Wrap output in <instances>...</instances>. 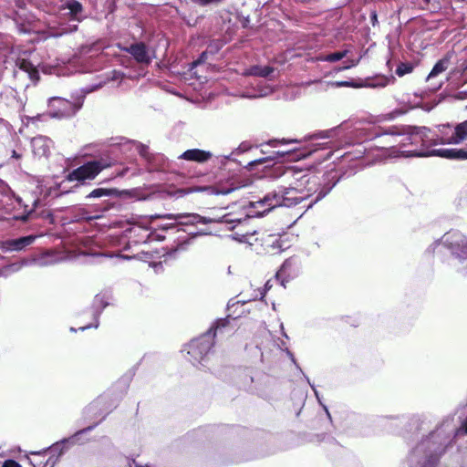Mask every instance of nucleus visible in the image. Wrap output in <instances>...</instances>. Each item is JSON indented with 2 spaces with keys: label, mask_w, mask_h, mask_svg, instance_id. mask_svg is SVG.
Returning a JSON list of instances; mask_svg holds the SVG:
<instances>
[{
  "label": "nucleus",
  "mask_w": 467,
  "mask_h": 467,
  "mask_svg": "<svg viewBox=\"0 0 467 467\" xmlns=\"http://www.w3.org/2000/svg\"><path fill=\"white\" fill-rule=\"evenodd\" d=\"M293 142H298V140H285V139H283L281 140H272L268 142V144L271 146H276L277 143L287 144V143H293Z\"/></svg>",
  "instance_id": "72a5a7b5"
},
{
  "label": "nucleus",
  "mask_w": 467,
  "mask_h": 467,
  "mask_svg": "<svg viewBox=\"0 0 467 467\" xmlns=\"http://www.w3.org/2000/svg\"><path fill=\"white\" fill-rule=\"evenodd\" d=\"M44 463H45V462H36V463H33V462H32V464H33V466H34V467H35V465H38V464L43 465Z\"/></svg>",
  "instance_id": "de8ad7c7"
},
{
  "label": "nucleus",
  "mask_w": 467,
  "mask_h": 467,
  "mask_svg": "<svg viewBox=\"0 0 467 467\" xmlns=\"http://www.w3.org/2000/svg\"><path fill=\"white\" fill-rule=\"evenodd\" d=\"M67 8L69 10L71 18L79 21L78 15L83 11L82 5L78 1L73 0L67 4Z\"/></svg>",
  "instance_id": "a878e982"
},
{
  "label": "nucleus",
  "mask_w": 467,
  "mask_h": 467,
  "mask_svg": "<svg viewBox=\"0 0 467 467\" xmlns=\"http://www.w3.org/2000/svg\"><path fill=\"white\" fill-rule=\"evenodd\" d=\"M280 328H281V335H282L285 338L288 339L289 337H288L287 334H286V333H285V328H284V325H283V323H281V324H280Z\"/></svg>",
  "instance_id": "79ce46f5"
},
{
  "label": "nucleus",
  "mask_w": 467,
  "mask_h": 467,
  "mask_svg": "<svg viewBox=\"0 0 467 467\" xmlns=\"http://www.w3.org/2000/svg\"><path fill=\"white\" fill-rule=\"evenodd\" d=\"M462 248H463L462 252H463L464 254H467V242L463 244V247H462Z\"/></svg>",
  "instance_id": "a18cd8bd"
},
{
  "label": "nucleus",
  "mask_w": 467,
  "mask_h": 467,
  "mask_svg": "<svg viewBox=\"0 0 467 467\" xmlns=\"http://www.w3.org/2000/svg\"><path fill=\"white\" fill-rule=\"evenodd\" d=\"M211 332H205L200 337L193 338L184 346L183 351L187 352L190 362L195 366L209 369L212 373L216 371L209 366L211 357L213 355L215 341L213 340Z\"/></svg>",
  "instance_id": "7ed1b4c3"
},
{
  "label": "nucleus",
  "mask_w": 467,
  "mask_h": 467,
  "mask_svg": "<svg viewBox=\"0 0 467 467\" xmlns=\"http://www.w3.org/2000/svg\"><path fill=\"white\" fill-rule=\"evenodd\" d=\"M264 251L267 254H276L282 252L281 241L275 235H268L263 244Z\"/></svg>",
  "instance_id": "412c9836"
},
{
  "label": "nucleus",
  "mask_w": 467,
  "mask_h": 467,
  "mask_svg": "<svg viewBox=\"0 0 467 467\" xmlns=\"http://www.w3.org/2000/svg\"><path fill=\"white\" fill-rule=\"evenodd\" d=\"M36 240L35 235H27L16 239H9L0 242V250L3 252L22 251Z\"/></svg>",
  "instance_id": "dca6fc26"
},
{
  "label": "nucleus",
  "mask_w": 467,
  "mask_h": 467,
  "mask_svg": "<svg viewBox=\"0 0 467 467\" xmlns=\"http://www.w3.org/2000/svg\"><path fill=\"white\" fill-rule=\"evenodd\" d=\"M83 98L70 101L63 98H52L49 99V116L51 118L63 119L74 116L83 105Z\"/></svg>",
  "instance_id": "1a4fd4ad"
},
{
  "label": "nucleus",
  "mask_w": 467,
  "mask_h": 467,
  "mask_svg": "<svg viewBox=\"0 0 467 467\" xmlns=\"http://www.w3.org/2000/svg\"><path fill=\"white\" fill-rule=\"evenodd\" d=\"M243 294H237L236 296L231 298L227 304V310L231 311L233 315H236L238 317L245 313H249L251 311L248 305L252 301H255L257 296L249 297V298H241Z\"/></svg>",
  "instance_id": "2eb2a0df"
},
{
  "label": "nucleus",
  "mask_w": 467,
  "mask_h": 467,
  "mask_svg": "<svg viewBox=\"0 0 467 467\" xmlns=\"http://www.w3.org/2000/svg\"><path fill=\"white\" fill-rule=\"evenodd\" d=\"M111 167V162L104 158L93 159L73 169L66 176L67 182H78L81 184L93 181L105 169Z\"/></svg>",
  "instance_id": "20e7f679"
},
{
  "label": "nucleus",
  "mask_w": 467,
  "mask_h": 467,
  "mask_svg": "<svg viewBox=\"0 0 467 467\" xmlns=\"http://www.w3.org/2000/svg\"><path fill=\"white\" fill-rule=\"evenodd\" d=\"M192 1L194 3H197V4L201 5H208L210 3H213V2H216V3L221 2L222 0H192Z\"/></svg>",
  "instance_id": "e433bc0d"
},
{
  "label": "nucleus",
  "mask_w": 467,
  "mask_h": 467,
  "mask_svg": "<svg viewBox=\"0 0 467 467\" xmlns=\"http://www.w3.org/2000/svg\"><path fill=\"white\" fill-rule=\"evenodd\" d=\"M449 423V420L443 421L417 442L409 452V467H437L440 458L452 441V430H448Z\"/></svg>",
  "instance_id": "f03ea898"
},
{
  "label": "nucleus",
  "mask_w": 467,
  "mask_h": 467,
  "mask_svg": "<svg viewBox=\"0 0 467 467\" xmlns=\"http://www.w3.org/2000/svg\"><path fill=\"white\" fill-rule=\"evenodd\" d=\"M2 467H22L17 462L14 460H7L2 465Z\"/></svg>",
  "instance_id": "c9c22d12"
},
{
  "label": "nucleus",
  "mask_w": 467,
  "mask_h": 467,
  "mask_svg": "<svg viewBox=\"0 0 467 467\" xmlns=\"http://www.w3.org/2000/svg\"><path fill=\"white\" fill-rule=\"evenodd\" d=\"M98 425V423L96 424H93V425H90L87 428H84L82 430H79L78 431H76L72 436L68 437V438H64L55 443H53L52 445H50L48 448H46L42 451H33L31 452L32 454L34 455H42V454H45L47 452H49L50 454H54L55 456L57 457H60L67 449V444H75L78 438L84 434V433H88L91 431H93L96 426Z\"/></svg>",
  "instance_id": "9b49d317"
},
{
  "label": "nucleus",
  "mask_w": 467,
  "mask_h": 467,
  "mask_svg": "<svg viewBox=\"0 0 467 467\" xmlns=\"http://www.w3.org/2000/svg\"><path fill=\"white\" fill-rule=\"evenodd\" d=\"M348 54V50L337 51L331 54H328L325 57H318V60L327 61V62H337L342 58H344Z\"/></svg>",
  "instance_id": "bb28decb"
},
{
  "label": "nucleus",
  "mask_w": 467,
  "mask_h": 467,
  "mask_svg": "<svg viewBox=\"0 0 467 467\" xmlns=\"http://www.w3.org/2000/svg\"><path fill=\"white\" fill-rule=\"evenodd\" d=\"M326 192H323V190H318L317 191V195L316 196V198L311 201L307 205L306 207L307 208H310L314 203H316L317 202H318L319 200H321L325 195H326ZM303 208H306V205H303Z\"/></svg>",
  "instance_id": "473e14b6"
},
{
  "label": "nucleus",
  "mask_w": 467,
  "mask_h": 467,
  "mask_svg": "<svg viewBox=\"0 0 467 467\" xmlns=\"http://www.w3.org/2000/svg\"><path fill=\"white\" fill-rule=\"evenodd\" d=\"M276 345H277V346H278V348H279L281 350H283V351H284V348H286V347H285V340L280 339V338H278V342L276 343Z\"/></svg>",
  "instance_id": "ea45409f"
},
{
  "label": "nucleus",
  "mask_w": 467,
  "mask_h": 467,
  "mask_svg": "<svg viewBox=\"0 0 467 467\" xmlns=\"http://www.w3.org/2000/svg\"><path fill=\"white\" fill-rule=\"evenodd\" d=\"M234 190V188L219 189L213 186H187L177 188L173 184H170L164 186L160 192L163 196L173 199H180L192 193H204L206 195L228 194Z\"/></svg>",
  "instance_id": "0eeeda50"
},
{
  "label": "nucleus",
  "mask_w": 467,
  "mask_h": 467,
  "mask_svg": "<svg viewBox=\"0 0 467 467\" xmlns=\"http://www.w3.org/2000/svg\"><path fill=\"white\" fill-rule=\"evenodd\" d=\"M422 2L424 3V5H429L431 3V0H422Z\"/></svg>",
  "instance_id": "49530a36"
},
{
  "label": "nucleus",
  "mask_w": 467,
  "mask_h": 467,
  "mask_svg": "<svg viewBox=\"0 0 467 467\" xmlns=\"http://www.w3.org/2000/svg\"><path fill=\"white\" fill-rule=\"evenodd\" d=\"M467 140V119L458 123L453 130L452 134L448 138V143L460 144Z\"/></svg>",
  "instance_id": "6ab92c4d"
},
{
  "label": "nucleus",
  "mask_w": 467,
  "mask_h": 467,
  "mask_svg": "<svg viewBox=\"0 0 467 467\" xmlns=\"http://www.w3.org/2000/svg\"><path fill=\"white\" fill-rule=\"evenodd\" d=\"M229 314L226 317L216 319L206 332H211L213 340L215 338L229 337L234 334L237 329V316L233 317Z\"/></svg>",
  "instance_id": "9d476101"
},
{
  "label": "nucleus",
  "mask_w": 467,
  "mask_h": 467,
  "mask_svg": "<svg viewBox=\"0 0 467 467\" xmlns=\"http://www.w3.org/2000/svg\"><path fill=\"white\" fill-rule=\"evenodd\" d=\"M323 407H324V409H325V410H326V413H327V415L328 419L331 420V416H330V413H329V411H328L327 408L325 405H323Z\"/></svg>",
  "instance_id": "c03bdc74"
},
{
  "label": "nucleus",
  "mask_w": 467,
  "mask_h": 467,
  "mask_svg": "<svg viewBox=\"0 0 467 467\" xmlns=\"http://www.w3.org/2000/svg\"><path fill=\"white\" fill-rule=\"evenodd\" d=\"M298 260L296 257L287 258L280 269L276 272L275 276L268 279L265 285L264 292H268L272 289L280 290L286 289L287 284L290 283L298 272Z\"/></svg>",
  "instance_id": "39448f33"
},
{
  "label": "nucleus",
  "mask_w": 467,
  "mask_h": 467,
  "mask_svg": "<svg viewBox=\"0 0 467 467\" xmlns=\"http://www.w3.org/2000/svg\"><path fill=\"white\" fill-rule=\"evenodd\" d=\"M58 459L59 458L54 454H50L49 458L45 462L43 465L38 464L35 465V467H54L57 464Z\"/></svg>",
  "instance_id": "c756f323"
},
{
  "label": "nucleus",
  "mask_w": 467,
  "mask_h": 467,
  "mask_svg": "<svg viewBox=\"0 0 467 467\" xmlns=\"http://www.w3.org/2000/svg\"><path fill=\"white\" fill-rule=\"evenodd\" d=\"M426 134V128H419L414 126L408 125H400V126H391L387 128V130L382 134L390 136L392 139L394 137H399L402 135H406L404 139L399 141V144L402 147L408 146L410 144H417L420 141L423 140V136Z\"/></svg>",
  "instance_id": "6e6552de"
},
{
  "label": "nucleus",
  "mask_w": 467,
  "mask_h": 467,
  "mask_svg": "<svg viewBox=\"0 0 467 467\" xmlns=\"http://www.w3.org/2000/svg\"><path fill=\"white\" fill-rule=\"evenodd\" d=\"M369 17H370L371 25H372L373 26H378V25H379L378 14H377V11H376V10H371V11H370Z\"/></svg>",
  "instance_id": "f704fd0d"
},
{
  "label": "nucleus",
  "mask_w": 467,
  "mask_h": 467,
  "mask_svg": "<svg viewBox=\"0 0 467 467\" xmlns=\"http://www.w3.org/2000/svg\"><path fill=\"white\" fill-rule=\"evenodd\" d=\"M387 129L379 128L372 136V140H375L377 142L375 146L379 149L388 150L394 149L396 143L398 142L397 137L392 139L390 136L382 135Z\"/></svg>",
  "instance_id": "f3484780"
},
{
  "label": "nucleus",
  "mask_w": 467,
  "mask_h": 467,
  "mask_svg": "<svg viewBox=\"0 0 467 467\" xmlns=\"http://www.w3.org/2000/svg\"><path fill=\"white\" fill-rule=\"evenodd\" d=\"M120 196L121 192L116 188H96L86 195V199L88 200Z\"/></svg>",
  "instance_id": "aec40b11"
},
{
  "label": "nucleus",
  "mask_w": 467,
  "mask_h": 467,
  "mask_svg": "<svg viewBox=\"0 0 467 467\" xmlns=\"http://www.w3.org/2000/svg\"><path fill=\"white\" fill-rule=\"evenodd\" d=\"M413 68H414V67L412 64L401 62L398 65V67L396 68V74L399 77H402L406 74L411 73Z\"/></svg>",
  "instance_id": "cd10ccee"
},
{
  "label": "nucleus",
  "mask_w": 467,
  "mask_h": 467,
  "mask_svg": "<svg viewBox=\"0 0 467 467\" xmlns=\"http://www.w3.org/2000/svg\"><path fill=\"white\" fill-rule=\"evenodd\" d=\"M16 66L23 71L28 73L31 80L36 81L39 79V73L36 67L26 58H19L16 61Z\"/></svg>",
  "instance_id": "4be33fe9"
},
{
  "label": "nucleus",
  "mask_w": 467,
  "mask_h": 467,
  "mask_svg": "<svg viewBox=\"0 0 467 467\" xmlns=\"http://www.w3.org/2000/svg\"><path fill=\"white\" fill-rule=\"evenodd\" d=\"M304 377L306 378V379L307 380L308 384L310 385V387H311V388H312V389L314 390V392H315V395H316L317 399V400H319L318 392H317V390L316 389L315 385H313V384H311V383H310L309 379H308L306 375H304Z\"/></svg>",
  "instance_id": "58836bf2"
},
{
  "label": "nucleus",
  "mask_w": 467,
  "mask_h": 467,
  "mask_svg": "<svg viewBox=\"0 0 467 467\" xmlns=\"http://www.w3.org/2000/svg\"><path fill=\"white\" fill-rule=\"evenodd\" d=\"M408 423H409L410 430L414 431V434H418L420 430V419L417 417H413V418L410 419Z\"/></svg>",
  "instance_id": "c85d7f7f"
},
{
  "label": "nucleus",
  "mask_w": 467,
  "mask_h": 467,
  "mask_svg": "<svg viewBox=\"0 0 467 467\" xmlns=\"http://www.w3.org/2000/svg\"><path fill=\"white\" fill-rule=\"evenodd\" d=\"M338 86H340V87H349L350 83L348 82V81H344V82L339 83Z\"/></svg>",
  "instance_id": "37998d69"
},
{
  "label": "nucleus",
  "mask_w": 467,
  "mask_h": 467,
  "mask_svg": "<svg viewBox=\"0 0 467 467\" xmlns=\"http://www.w3.org/2000/svg\"><path fill=\"white\" fill-rule=\"evenodd\" d=\"M118 47L120 50L130 54L136 62L140 64L149 65L151 62L147 46L143 42H137L129 47H121L119 44Z\"/></svg>",
  "instance_id": "ddd939ff"
},
{
  "label": "nucleus",
  "mask_w": 467,
  "mask_h": 467,
  "mask_svg": "<svg viewBox=\"0 0 467 467\" xmlns=\"http://www.w3.org/2000/svg\"><path fill=\"white\" fill-rule=\"evenodd\" d=\"M266 161V159L263 158V159H258V160H255L252 162L249 163V165L253 166V165H256V164H261L263 162H265Z\"/></svg>",
  "instance_id": "a19ab883"
},
{
  "label": "nucleus",
  "mask_w": 467,
  "mask_h": 467,
  "mask_svg": "<svg viewBox=\"0 0 467 467\" xmlns=\"http://www.w3.org/2000/svg\"><path fill=\"white\" fill-rule=\"evenodd\" d=\"M23 154L20 152H17L16 150H12L11 157L16 160H20L22 158Z\"/></svg>",
  "instance_id": "4c0bfd02"
},
{
  "label": "nucleus",
  "mask_w": 467,
  "mask_h": 467,
  "mask_svg": "<svg viewBox=\"0 0 467 467\" xmlns=\"http://www.w3.org/2000/svg\"><path fill=\"white\" fill-rule=\"evenodd\" d=\"M260 295H261V296H260V300H262V299H263V297L265 296V293H262V294H260Z\"/></svg>",
  "instance_id": "09e8293b"
},
{
  "label": "nucleus",
  "mask_w": 467,
  "mask_h": 467,
  "mask_svg": "<svg viewBox=\"0 0 467 467\" xmlns=\"http://www.w3.org/2000/svg\"><path fill=\"white\" fill-rule=\"evenodd\" d=\"M287 185H282L278 191L266 194L265 201H271L270 205L292 207L308 200L320 189V180L317 175L301 174L287 169L282 172Z\"/></svg>",
  "instance_id": "f257e3e1"
},
{
  "label": "nucleus",
  "mask_w": 467,
  "mask_h": 467,
  "mask_svg": "<svg viewBox=\"0 0 467 467\" xmlns=\"http://www.w3.org/2000/svg\"><path fill=\"white\" fill-rule=\"evenodd\" d=\"M284 352L286 354V356L291 359V361L293 362V364L296 366V368L302 373H303V370L301 369V368L299 367V365L297 364L296 362V359L294 356V354L289 350L288 348H284Z\"/></svg>",
  "instance_id": "7c9ffc66"
},
{
  "label": "nucleus",
  "mask_w": 467,
  "mask_h": 467,
  "mask_svg": "<svg viewBox=\"0 0 467 467\" xmlns=\"http://www.w3.org/2000/svg\"><path fill=\"white\" fill-rule=\"evenodd\" d=\"M325 439L327 440V441L330 443V444H333V445H336V446H338L337 441L332 438V437H328V436H326L325 434H318L317 435V441L318 442H322L325 441Z\"/></svg>",
  "instance_id": "2f4dec72"
},
{
  "label": "nucleus",
  "mask_w": 467,
  "mask_h": 467,
  "mask_svg": "<svg viewBox=\"0 0 467 467\" xmlns=\"http://www.w3.org/2000/svg\"><path fill=\"white\" fill-rule=\"evenodd\" d=\"M257 375L252 368H245L239 372L237 385L240 389L254 393L259 391Z\"/></svg>",
  "instance_id": "4468645a"
},
{
  "label": "nucleus",
  "mask_w": 467,
  "mask_h": 467,
  "mask_svg": "<svg viewBox=\"0 0 467 467\" xmlns=\"http://www.w3.org/2000/svg\"><path fill=\"white\" fill-rule=\"evenodd\" d=\"M161 218H167V219H184L185 221L182 222L183 224H197V223H232L234 220L228 219L227 214H223L222 216H202L198 213H178L176 215L173 214H167L161 216Z\"/></svg>",
  "instance_id": "f8f14e48"
},
{
  "label": "nucleus",
  "mask_w": 467,
  "mask_h": 467,
  "mask_svg": "<svg viewBox=\"0 0 467 467\" xmlns=\"http://www.w3.org/2000/svg\"><path fill=\"white\" fill-rule=\"evenodd\" d=\"M266 195L256 202H252L251 206L255 209L256 213L259 215H264L265 213L270 212L274 208L277 207V205H270L272 203L271 201L266 202Z\"/></svg>",
  "instance_id": "5701e85b"
},
{
  "label": "nucleus",
  "mask_w": 467,
  "mask_h": 467,
  "mask_svg": "<svg viewBox=\"0 0 467 467\" xmlns=\"http://www.w3.org/2000/svg\"><path fill=\"white\" fill-rule=\"evenodd\" d=\"M110 305H112V300L108 294H96L91 306L83 313V316H87V322L79 326L78 328L71 327L69 330L71 332H77L78 330L85 331L88 328L99 327V318L100 314L108 306Z\"/></svg>",
  "instance_id": "423d86ee"
},
{
  "label": "nucleus",
  "mask_w": 467,
  "mask_h": 467,
  "mask_svg": "<svg viewBox=\"0 0 467 467\" xmlns=\"http://www.w3.org/2000/svg\"><path fill=\"white\" fill-rule=\"evenodd\" d=\"M283 168H284L283 166H279L277 169H278L279 171H282V170H283Z\"/></svg>",
  "instance_id": "8fccbe9b"
},
{
  "label": "nucleus",
  "mask_w": 467,
  "mask_h": 467,
  "mask_svg": "<svg viewBox=\"0 0 467 467\" xmlns=\"http://www.w3.org/2000/svg\"><path fill=\"white\" fill-rule=\"evenodd\" d=\"M2 275V270H0V275Z\"/></svg>",
  "instance_id": "3c124183"
},
{
  "label": "nucleus",
  "mask_w": 467,
  "mask_h": 467,
  "mask_svg": "<svg viewBox=\"0 0 467 467\" xmlns=\"http://www.w3.org/2000/svg\"><path fill=\"white\" fill-rule=\"evenodd\" d=\"M180 158L191 161L205 162L212 158V153L200 149H192L185 150Z\"/></svg>",
  "instance_id": "a211bd4d"
},
{
  "label": "nucleus",
  "mask_w": 467,
  "mask_h": 467,
  "mask_svg": "<svg viewBox=\"0 0 467 467\" xmlns=\"http://www.w3.org/2000/svg\"><path fill=\"white\" fill-rule=\"evenodd\" d=\"M450 64V57L445 56L441 59H440L432 67L431 71L429 74V78H434L438 76L439 74L444 72Z\"/></svg>",
  "instance_id": "393cba45"
},
{
  "label": "nucleus",
  "mask_w": 467,
  "mask_h": 467,
  "mask_svg": "<svg viewBox=\"0 0 467 467\" xmlns=\"http://www.w3.org/2000/svg\"><path fill=\"white\" fill-rule=\"evenodd\" d=\"M274 70H275V68L270 66H265V67L253 66L247 70L246 75L266 78L270 74H272L274 72Z\"/></svg>",
  "instance_id": "b1692460"
}]
</instances>
